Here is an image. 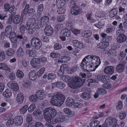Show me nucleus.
<instances>
[{"instance_id": "1", "label": "nucleus", "mask_w": 127, "mask_h": 127, "mask_svg": "<svg viewBox=\"0 0 127 127\" xmlns=\"http://www.w3.org/2000/svg\"><path fill=\"white\" fill-rule=\"evenodd\" d=\"M44 115L46 120L48 123L51 124H54V117L56 116L57 111L54 108L49 107L46 108L44 111Z\"/></svg>"}, {"instance_id": "2", "label": "nucleus", "mask_w": 127, "mask_h": 127, "mask_svg": "<svg viewBox=\"0 0 127 127\" xmlns=\"http://www.w3.org/2000/svg\"><path fill=\"white\" fill-rule=\"evenodd\" d=\"M65 99V96L64 95L57 93L52 97L50 101L53 105L60 106L63 104Z\"/></svg>"}, {"instance_id": "3", "label": "nucleus", "mask_w": 127, "mask_h": 127, "mask_svg": "<svg viewBox=\"0 0 127 127\" xmlns=\"http://www.w3.org/2000/svg\"><path fill=\"white\" fill-rule=\"evenodd\" d=\"M74 79L68 82L69 86L73 89H76L81 87L84 84L85 80L76 77H73Z\"/></svg>"}, {"instance_id": "4", "label": "nucleus", "mask_w": 127, "mask_h": 127, "mask_svg": "<svg viewBox=\"0 0 127 127\" xmlns=\"http://www.w3.org/2000/svg\"><path fill=\"white\" fill-rule=\"evenodd\" d=\"M117 123V121L115 118L108 117L106 119L104 124L102 125V127H108L111 126H113L112 127H118Z\"/></svg>"}, {"instance_id": "5", "label": "nucleus", "mask_w": 127, "mask_h": 127, "mask_svg": "<svg viewBox=\"0 0 127 127\" xmlns=\"http://www.w3.org/2000/svg\"><path fill=\"white\" fill-rule=\"evenodd\" d=\"M30 7V6L29 4H26L22 12L24 15L26 16L28 14L30 16H32L35 14V11L34 9Z\"/></svg>"}, {"instance_id": "6", "label": "nucleus", "mask_w": 127, "mask_h": 127, "mask_svg": "<svg viewBox=\"0 0 127 127\" xmlns=\"http://www.w3.org/2000/svg\"><path fill=\"white\" fill-rule=\"evenodd\" d=\"M49 18L46 16H44L41 19V20L37 21L36 25L37 26V28L39 29L46 25L48 24L49 23Z\"/></svg>"}, {"instance_id": "7", "label": "nucleus", "mask_w": 127, "mask_h": 127, "mask_svg": "<svg viewBox=\"0 0 127 127\" xmlns=\"http://www.w3.org/2000/svg\"><path fill=\"white\" fill-rule=\"evenodd\" d=\"M92 63L91 61V62L85 64H81L80 66L82 70L85 72L88 71L89 70L88 69L89 68L90 69V70L91 71H94L96 69V67H95L94 64Z\"/></svg>"}, {"instance_id": "8", "label": "nucleus", "mask_w": 127, "mask_h": 127, "mask_svg": "<svg viewBox=\"0 0 127 127\" xmlns=\"http://www.w3.org/2000/svg\"><path fill=\"white\" fill-rule=\"evenodd\" d=\"M31 44L34 49H39L42 46V43L40 40L37 38L33 37L31 40Z\"/></svg>"}, {"instance_id": "9", "label": "nucleus", "mask_w": 127, "mask_h": 127, "mask_svg": "<svg viewBox=\"0 0 127 127\" xmlns=\"http://www.w3.org/2000/svg\"><path fill=\"white\" fill-rule=\"evenodd\" d=\"M40 59L33 58L31 61L30 64L36 69H38L42 66V65L39 63Z\"/></svg>"}, {"instance_id": "10", "label": "nucleus", "mask_w": 127, "mask_h": 127, "mask_svg": "<svg viewBox=\"0 0 127 127\" xmlns=\"http://www.w3.org/2000/svg\"><path fill=\"white\" fill-rule=\"evenodd\" d=\"M82 12L81 8L76 5H74L71 9V13L72 14L76 15Z\"/></svg>"}, {"instance_id": "11", "label": "nucleus", "mask_w": 127, "mask_h": 127, "mask_svg": "<svg viewBox=\"0 0 127 127\" xmlns=\"http://www.w3.org/2000/svg\"><path fill=\"white\" fill-rule=\"evenodd\" d=\"M37 22L36 23V20L34 18H29L27 20L26 26H27V28L28 27H35L37 28Z\"/></svg>"}, {"instance_id": "12", "label": "nucleus", "mask_w": 127, "mask_h": 127, "mask_svg": "<svg viewBox=\"0 0 127 127\" xmlns=\"http://www.w3.org/2000/svg\"><path fill=\"white\" fill-rule=\"evenodd\" d=\"M91 61L96 68L100 64V61L99 58L95 56L92 55L91 58Z\"/></svg>"}, {"instance_id": "13", "label": "nucleus", "mask_w": 127, "mask_h": 127, "mask_svg": "<svg viewBox=\"0 0 127 127\" xmlns=\"http://www.w3.org/2000/svg\"><path fill=\"white\" fill-rule=\"evenodd\" d=\"M58 113L59 114V116L56 118L55 122L56 123H59L63 122L68 116L63 115L62 113L61 112H59Z\"/></svg>"}, {"instance_id": "14", "label": "nucleus", "mask_w": 127, "mask_h": 127, "mask_svg": "<svg viewBox=\"0 0 127 127\" xmlns=\"http://www.w3.org/2000/svg\"><path fill=\"white\" fill-rule=\"evenodd\" d=\"M125 62L124 61L121 62L116 67V71L119 73L123 72L125 69Z\"/></svg>"}, {"instance_id": "15", "label": "nucleus", "mask_w": 127, "mask_h": 127, "mask_svg": "<svg viewBox=\"0 0 127 127\" xmlns=\"http://www.w3.org/2000/svg\"><path fill=\"white\" fill-rule=\"evenodd\" d=\"M114 68L113 66L106 67L104 69V72L105 73L109 75L112 74L114 72Z\"/></svg>"}, {"instance_id": "16", "label": "nucleus", "mask_w": 127, "mask_h": 127, "mask_svg": "<svg viewBox=\"0 0 127 127\" xmlns=\"http://www.w3.org/2000/svg\"><path fill=\"white\" fill-rule=\"evenodd\" d=\"M23 21V19H21L20 17L18 15H16L14 17L13 20V23L15 24H19L21 25Z\"/></svg>"}, {"instance_id": "17", "label": "nucleus", "mask_w": 127, "mask_h": 127, "mask_svg": "<svg viewBox=\"0 0 127 127\" xmlns=\"http://www.w3.org/2000/svg\"><path fill=\"white\" fill-rule=\"evenodd\" d=\"M44 31L46 35L49 36L51 35L53 33V29L50 25L46 26Z\"/></svg>"}, {"instance_id": "18", "label": "nucleus", "mask_w": 127, "mask_h": 127, "mask_svg": "<svg viewBox=\"0 0 127 127\" xmlns=\"http://www.w3.org/2000/svg\"><path fill=\"white\" fill-rule=\"evenodd\" d=\"M14 123L16 125L20 126L23 122L22 117L20 116H16L14 120Z\"/></svg>"}, {"instance_id": "19", "label": "nucleus", "mask_w": 127, "mask_h": 127, "mask_svg": "<svg viewBox=\"0 0 127 127\" xmlns=\"http://www.w3.org/2000/svg\"><path fill=\"white\" fill-rule=\"evenodd\" d=\"M7 86L11 88L13 91H16L18 90L19 88L17 84L10 82L7 84Z\"/></svg>"}, {"instance_id": "20", "label": "nucleus", "mask_w": 127, "mask_h": 127, "mask_svg": "<svg viewBox=\"0 0 127 127\" xmlns=\"http://www.w3.org/2000/svg\"><path fill=\"white\" fill-rule=\"evenodd\" d=\"M35 95L36 96L38 99L41 100H43L45 97V95H44L43 91L42 90L37 91L35 93Z\"/></svg>"}, {"instance_id": "21", "label": "nucleus", "mask_w": 127, "mask_h": 127, "mask_svg": "<svg viewBox=\"0 0 127 127\" xmlns=\"http://www.w3.org/2000/svg\"><path fill=\"white\" fill-rule=\"evenodd\" d=\"M24 96L23 93H18L17 95L16 100L17 102L19 104L22 103L23 101Z\"/></svg>"}, {"instance_id": "22", "label": "nucleus", "mask_w": 127, "mask_h": 127, "mask_svg": "<svg viewBox=\"0 0 127 127\" xmlns=\"http://www.w3.org/2000/svg\"><path fill=\"white\" fill-rule=\"evenodd\" d=\"M126 36L124 34L119 36H117L116 39L118 43L123 42L126 40Z\"/></svg>"}, {"instance_id": "23", "label": "nucleus", "mask_w": 127, "mask_h": 127, "mask_svg": "<svg viewBox=\"0 0 127 127\" xmlns=\"http://www.w3.org/2000/svg\"><path fill=\"white\" fill-rule=\"evenodd\" d=\"M17 35V34L14 32H10L9 38L12 42H17V40L16 39Z\"/></svg>"}, {"instance_id": "24", "label": "nucleus", "mask_w": 127, "mask_h": 127, "mask_svg": "<svg viewBox=\"0 0 127 127\" xmlns=\"http://www.w3.org/2000/svg\"><path fill=\"white\" fill-rule=\"evenodd\" d=\"M28 77L30 80L32 81L35 80L37 78L36 72L34 71H31L29 74Z\"/></svg>"}, {"instance_id": "25", "label": "nucleus", "mask_w": 127, "mask_h": 127, "mask_svg": "<svg viewBox=\"0 0 127 127\" xmlns=\"http://www.w3.org/2000/svg\"><path fill=\"white\" fill-rule=\"evenodd\" d=\"M109 43L108 42H101L97 45V47L98 48L102 49H105L108 47Z\"/></svg>"}, {"instance_id": "26", "label": "nucleus", "mask_w": 127, "mask_h": 127, "mask_svg": "<svg viewBox=\"0 0 127 127\" xmlns=\"http://www.w3.org/2000/svg\"><path fill=\"white\" fill-rule=\"evenodd\" d=\"M27 55H28L29 56L34 57L36 55L35 51L34 48H32L31 50L27 49L26 51Z\"/></svg>"}, {"instance_id": "27", "label": "nucleus", "mask_w": 127, "mask_h": 127, "mask_svg": "<svg viewBox=\"0 0 127 127\" xmlns=\"http://www.w3.org/2000/svg\"><path fill=\"white\" fill-rule=\"evenodd\" d=\"M72 43L74 46L78 48H81L83 47V43L80 41H78L77 40H73L72 41Z\"/></svg>"}, {"instance_id": "28", "label": "nucleus", "mask_w": 127, "mask_h": 127, "mask_svg": "<svg viewBox=\"0 0 127 127\" xmlns=\"http://www.w3.org/2000/svg\"><path fill=\"white\" fill-rule=\"evenodd\" d=\"M0 69L9 72H10V68L6 64L3 63H0Z\"/></svg>"}, {"instance_id": "29", "label": "nucleus", "mask_w": 127, "mask_h": 127, "mask_svg": "<svg viewBox=\"0 0 127 127\" xmlns=\"http://www.w3.org/2000/svg\"><path fill=\"white\" fill-rule=\"evenodd\" d=\"M66 2L64 0H57L56 4L58 7H64Z\"/></svg>"}, {"instance_id": "30", "label": "nucleus", "mask_w": 127, "mask_h": 127, "mask_svg": "<svg viewBox=\"0 0 127 127\" xmlns=\"http://www.w3.org/2000/svg\"><path fill=\"white\" fill-rule=\"evenodd\" d=\"M59 60L58 61V63L59 64L65 62H67L69 61L70 59V57H68L63 56L60 58Z\"/></svg>"}, {"instance_id": "31", "label": "nucleus", "mask_w": 127, "mask_h": 127, "mask_svg": "<svg viewBox=\"0 0 127 127\" xmlns=\"http://www.w3.org/2000/svg\"><path fill=\"white\" fill-rule=\"evenodd\" d=\"M61 33L63 36H65L66 37H69L71 35L70 31L66 29L63 30L61 31Z\"/></svg>"}, {"instance_id": "32", "label": "nucleus", "mask_w": 127, "mask_h": 127, "mask_svg": "<svg viewBox=\"0 0 127 127\" xmlns=\"http://www.w3.org/2000/svg\"><path fill=\"white\" fill-rule=\"evenodd\" d=\"M16 54L19 57H22L24 55V52L23 49L20 47L18 49L16 52Z\"/></svg>"}, {"instance_id": "33", "label": "nucleus", "mask_w": 127, "mask_h": 127, "mask_svg": "<svg viewBox=\"0 0 127 127\" xmlns=\"http://www.w3.org/2000/svg\"><path fill=\"white\" fill-rule=\"evenodd\" d=\"M2 95L5 97H9L11 96L12 92L10 90L7 89L3 93Z\"/></svg>"}, {"instance_id": "34", "label": "nucleus", "mask_w": 127, "mask_h": 127, "mask_svg": "<svg viewBox=\"0 0 127 127\" xmlns=\"http://www.w3.org/2000/svg\"><path fill=\"white\" fill-rule=\"evenodd\" d=\"M92 57V56L90 55H89L83 59L81 64H85L87 63H88L91 62V61H89V59L90 60L91 59V60Z\"/></svg>"}, {"instance_id": "35", "label": "nucleus", "mask_w": 127, "mask_h": 127, "mask_svg": "<svg viewBox=\"0 0 127 127\" xmlns=\"http://www.w3.org/2000/svg\"><path fill=\"white\" fill-rule=\"evenodd\" d=\"M74 100L72 98L69 97L67 99L66 104L68 106H71L74 104Z\"/></svg>"}, {"instance_id": "36", "label": "nucleus", "mask_w": 127, "mask_h": 127, "mask_svg": "<svg viewBox=\"0 0 127 127\" xmlns=\"http://www.w3.org/2000/svg\"><path fill=\"white\" fill-rule=\"evenodd\" d=\"M92 33L91 31L90 30L85 31L82 33V36L84 37L87 38L92 35Z\"/></svg>"}, {"instance_id": "37", "label": "nucleus", "mask_w": 127, "mask_h": 127, "mask_svg": "<svg viewBox=\"0 0 127 127\" xmlns=\"http://www.w3.org/2000/svg\"><path fill=\"white\" fill-rule=\"evenodd\" d=\"M81 97L85 100H87L91 97V95L90 94L86 92L82 93L81 95Z\"/></svg>"}, {"instance_id": "38", "label": "nucleus", "mask_w": 127, "mask_h": 127, "mask_svg": "<svg viewBox=\"0 0 127 127\" xmlns=\"http://www.w3.org/2000/svg\"><path fill=\"white\" fill-rule=\"evenodd\" d=\"M99 121L95 120L91 122L90 125L91 127H96L99 126Z\"/></svg>"}, {"instance_id": "39", "label": "nucleus", "mask_w": 127, "mask_h": 127, "mask_svg": "<svg viewBox=\"0 0 127 127\" xmlns=\"http://www.w3.org/2000/svg\"><path fill=\"white\" fill-rule=\"evenodd\" d=\"M43 5L42 4H41L38 6L37 10L38 15L39 16L41 15V13L43 11Z\"/></svg>"}, {"instance_id": "40", "label": "nucleus", "mask_w": 127, "mask_h": 127, "mask_svg": "<svg viewBox=\"0 0 127 127\" xmlns=\"http://www.w3.org/2000/svg\"><path fill=\"white\" fill-rule=\"evenodd\" d=\"M117 14V11L115 9L111 10L109 12V16L110 17L113 18Z\"/></svg>"}, {"instance_id": "41", "label": "nucleus", "mask_w": 127, "mask_h": 127, "mask_svg": "<svg viewBox=\"0 0 127 127\" xmlns=\"http://www.w3.org/2000/svg\"><path fill=\"white\" fill-rule=\"evenodd\" d=\"M55 84L56 85V86L58 88L60 89L63 88L65 86L64 83L62 82H57L55 83Z\"/></svg>"}, {"instance_id": "42", "label": "nucleus", "mask_w": 127, "mask_h": 127, "mask_svg": "<svg viewBox=\"0 0 127 127\" xmlns=\"http://www.w3.org/2000/svg\"><path fill=\"white\" fill-rule=\"evenodd\" d=\"M117 54V52L116 50L113 49H110L108 52V54L109 56L111 55L112 56H116Z\"/></svg>"}, {"instance_id": "43", "label": "nucleus", "mask_w": 127, "mask_h": 127, "mask_svg": "<svg viewBox=\"0 0 127 127\" xmlns=\"http://www.w3.org/2000/svg\"><path fill=\"white\" fill-rule=\"evenodd\" d=\"M126 55V53L124 51L120 52L118 54V59L120 60H122L125 58Z\"/></svg>"}, {"instance_id": "44", "label": "nucleus", "mask_w": 127, "mask_h": 127, "mask_svg": "<svg viewBox=\"0 0 127 127\" xmlns=\"http://www.w3.org/2000/svg\"><path fill=\"white\" fill-rule=\"evenodd\" d=\"M33 27H30L27 28V26H26L25 28L26 29L28 30V32L29 33L31 34L33 33L36 30Z\"/></svg>"}, {"instance_id": "45", "label": "nucleus", "mask_w": 127, "mask_h": 127, "mask_svg": "<svg viewBox=\"0 0 127 127\" xmlns=\"http://www.w3.org/2000/svg\"><path fill=\"white\" fill-rule=\"evenodd\" d=\"M28 107L27 105H25L22 107L20 110V113L22 114H24L27 112Z\"/></svg>"}, {"instance_id": "46", "label": "nucleus", "mask_w": 127, "mask_h": 127, "mask_svg": "<svg viewBox=\"0 0 127 127\" xmlns=\"http://www.w3.org/2000/svg\"><path fill=\"white\" fill-rule=\"evenodd\" d=\"M17 76L21 79L24 76V75L22 71L18 69L16 73Z\"/></svg>"}, {"instance_id": "47", "label": "nucleus", "mask_w": 127, "mask_h": 127, "mask_svg": "<svg viewBox=\"0 0 127 127\" xmlns=\"http://www.w3.org/2000/svg\"><path fill=\"white\" fill-rule=\"evenodd\" d=\"M108 76L107 75H101L99 77V79L103 82H105L107 80Z\"/></svg>"}, {"instance_id": "48", "label": "nucleus", "mask_w": 127, "mask_h": 127, "mask_svg": "<svg viewBox=\"0 0 127 127\" xmlns=\"http://www.w3.org/2000/svg\"><path fill=\"white\" fill-rule=\"evenodd\" d=\"M99 95H103L106 94L107 92L106 90L103 89L98 88L97 91Z\"/></svg>"}, {"instance_id": "49", "label": "nucleus", "mask_w": 127, "mask_h": 127, "mask_svg": "<svg viewBox=\"0 0 127 127\" xmlns=\"http://www.w3.org/2000/svg\"><path fill=\"white\" fill-rule=\"evenodd\" d=\"M27 37L25 36V34L24 33H22L21 34H19L17 35L16 37V39H19L20 40L23 39H24L25 40L26 38Z\"/></svg>"}, {"instance_id": "50", "label": "nucleus", "mask_w": 127, "mask_h": 127, "mask_svg": "<svg viewBox=\"0 0 127 127\" xmlns=\"http://www.w3.org/2000/svg\"><path fill=\"white\" fill-rule=\"evenodd\" d=\"M57 10L58 13L60 14L64 13L65 10V9L64 7H58Z\"/></svg>"}, {"instance_id": "51", "label": "nucleus", "mask_w": 127, "mask_h": 127, "mask_svg": "<svg viewBox=\"0 0 127 127\" xmlns=\"http://www.w3.org/2000/svg\"><path fill=\"white\" fill-rule=\"evenodd\" d=\"M14 53L13 49L11 48H9L7 51L6 53L7 55L9 56H11L13 55Z\"/></svg>"}, {"instance_id": "52", "label": "nucleus", "mask_w": 127, "mask_h": 127, "mask_svg": "<svg viewBox=\"0 0 127 127\" xmlns=\"http://www.w3.org/2000/svg\"><path fill=\"white\" fill-rule=\"evenodd\" d=\"M24 84L23 86L25 88H28L31 85V82L29 80L26 81H24Z\"/></svg>"}, {"instance_id": "53", "label": "nucleus", "mask_w": 127, "mask_h": 127, "mask_svg": "<svg viewBox=\"0 0 127 127\" xmlns=\"http://www.w3.org/2000/svg\"><path fill=\"white\" fill-rule=\"evenodd\" d=\"M126 116V113L124 111L121 112L119 115V117L120 119H124Z\"/></svg>"}, {"instance_id": "54", "label": "nucleus", "mask_w": 127, "mask_h": 127, "mask_svg": "<svg viewBox=\"0 0 127 127\" xmlns=\"http://www.w3.org/2000/svg\"><path fill=\"white\" fill-rule=\"evenodd\" d=\"M38 99L36 96L33 95L30 96L29 97V99L30 101L32 102H35Z\"/></svg>"}, {"instance_id": "55", "label": "nucleus", "mask_w": 127, "mask_h": 127, "mask_svg": "<svg viewBox=\"0 0 127 127\" xmlns=\"http://www.w3.org/2000/svg\"><path fill=\"white\" fill-rule=\"evenodd\" d=\"M125 30L123 29H120L117 30L116 32L117 37V36H119L123 34Z\"/></svg>"}, {"instance_id": "56", "label": "nucleus", "mask_w": 127, "mask_h": 127, "mask_svg": "<svg viewBox=\"0 0 127 127\" xmlns=\"http://www.w3.org/2000/svg\"><path fill=\"white\" fill-rule=\"evenodd\" d=\"M56 76L55 74L50 73L48 74V80H54L55 79Z\"/></svg>"}, {"instance_id": "57", "label": "nucleus", "mask_w": 127, "mask_h": 127, "mask_svg": "<svg viewBox=\"0 0 127 127\" xmlns=\"http://www.w3.org/2000/svg\"><path fill=\"white\" fill-rule=\"evenodd\" d=\"M35 105L32 104L28 108V110L29 112L31 113L35 109Z\"/></svg>"}, {"instance_id": "58", "label": "nucleus", "mask_w": 127, "mask_h": 127, "mask_svg": "<svg viewBox=\"0 0 127 127\" xmlns=\"http://www.w3.org/2000/svg\"><path fill=\"white\" fill-rule=\"evenodd\" d=\"M74 107L75 108H80L83 107V104L79 102H75L73 104Z\"/></svg>"}, {"instance_id": "59", "label": "nucleus", "mask_w": 127, "mask_h": 127, "mask_svg": "<svg viewBox=\"0 0 127 127\" xmlns=\"http://www.w3.org/2000/svg\"><path fill=\"white\" fill-rule=\"evenodd\" d=\"M32 115L30 114H28L26 118L27 122L28 123H30L32 121Z\"/></svg>"}, {"instance_id": "60", "label": "nucleus", "mask_w": 127, "mask_h": 127, "mask_svg": "<svg viewBox=\"0 0 127 127\" xmlns=\"http://www.w3.org/2000/svg\"><path fill=\"white\" fill-rule=\"evenodd\" d=\"M50 56L53 58H56L60 56V54L58 53L53 52L51 54Z\"/></svg>"}, {"instance_id": "61", "label": "nucleus", "mask_w": 127, "mask_h": 127, "mask_svg": "<svg viewBox=\"0 0 127 127\" xmlns=\"http://www.w3.org/2000/svg\"><path fill=\"white\" fill-rule=\"evenodd\" d=\"M102 87L105 88L109 89L111 87V85L109 83L104 84Z\"/></svg>"}, {"instance_id": "62", "label": "nucleus", "mask_w": 127, "mask_h": 127, "mask_svg": "<svg viewBox=\"0 0 127 127\" xmlns=\"http://www.w3.org/2000/svg\"><path fill=\"white\" fill-rule=\"evenodd\" d=\"M11 27L10 25H8L6 28L5 30V32L7 34H8L10 32H11Z\"/></svg>"}, {"instance_id": "63", "label": "nucleus", "mask_w": 127, "mask_h": 127, "mask_svg": "<svg viewBox=\"0 0 127 127\" xmlns=\"http://www.w3.org/2000/svg\"><path fill=\"white\" fill-rule=\"evenodd\" d=\"M41 39L42 41L43 42H47L49 41V39L48 37L46 36H43L41 37Z\"/></svg>"}, {"instance_id": "64", "label": "nucleus", "mask_w": 127, "mask_h": 127, "mask_svg": "<svg viewBox=\"0 0 127 127\" xmlns=\"http://www.w3.org/2000/svg\"><path fill=\"white\" fill-rule=\"evenodd\" d=\"M123 107V104L122 101H118L116 108L117 109H121Z\"/></svg>"}]
</instances>
